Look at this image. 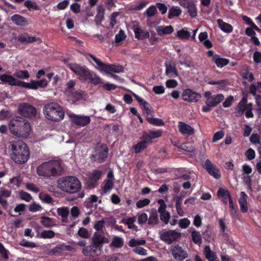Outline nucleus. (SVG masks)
<instances>
[{"label":"nucleus","mask_w":261,"mask_h":261,"mask_svg":"<svg viewBox=\"0 0 261 261\" xmlns=\"http://www.w3.org/2000/svg\"><path fill=\"white\" fill-rule=\"evenodd\" d=\"M9 129L12 134L22 138L28 137L31 132L29 122L19 116H16L10 121Z\"/></svg>","instance_id":"obj_3"},{"label":"nucleus","mask_w":261,"mask_h":261,"mask_svg":"<svg viewBox=\"0 0 261 261\" xmlns=\"http://www.w3.org/2000/svg\"><path fill=\"white\" fill-rule=\"evenodd\" d=\"M8 149L10 158L17 164H23L30 158L29 148L22 140H15L9 141Z\"/></svg>","instance_id":"obj_1"},{"label":"nucleus","mask_w":261,"mask_h":261,"mask_svg":"<svg viewBox=\"0 0 261 261\" xmlns=\"http://www.w3.org/2000/svg\"><path fill=\"white\" fill-rule=\"evenodd\" d=\"M102 172L100 170H96L92 173L89 177L90 184L96 183L101 177Z\"/></svg>","instance_id":"obj_37"},{"label":"nucleus","mask_w":261,"mask_h":261,"mask_svg":"<svg viewBox=\"0 0 261 261\" xmlns=\"http://www.w3.org/2000/svg\"><path fill=\"white\" fill-rule=\"evenodd\" d=\"M87 58L89 60H91L94 62L97 65L95 67L101 71H105L107 73H109L110 71L115 73H120L123 71V67L122 66L106 64L91 54H88L87 55Z\"/></svg>","instance_id":"obj_8"},{"label":"nucleus","mask_w":261,"mask_h":261,"mask_svg":"<svg viewBox=\"0 0 261 261\" xmlns=\"http://www.w3.org/2000/svg\"><path fill=\"white\" fill-rule=\"evenodd\" d=\"M21 83V87L28 89H37L38 87H39L37 81H32L30 83L22 81V83Z\"/></svg>","instance_id":"obj_43"},{"label":"nucleus","mask_w":261,"mask_h":261,"mask_svg":"<svg viewBox=\"0 0 261 261\" xmlns=\"http://www.w3.org/2000/svg\"><path fill=\"white\" fill-rule=\"evenodd\" d=\"M181 13V10L178 6H173L169 10L168 17L172 19L174 17L179 16Z\"/></svg>","instance_id":"obj_35"},{"label":"nucleus","mask_w":261,"mask_h":261,"mask_svg":"<svg viewBox=\"0 0 261 261\" xmlns=\"http://www.w3.org/2000/svg\"><path fill=\"white\" fill-rule=\"evenodd\" d=\"M11 20L16 25L23 27L28 24V21L27 19L19 14H14L11 17Z\"/></svg>","instance_id":"obj_26"},{"label":"nucleus","mask_w":261,"mask_h":261,"mask_svg":"<svg viewBox=\"0 0 261 261\" xmlns=\"http://www.w3.org/2000/svg\"><path fill=\"white\" fill-rule=\"evenodd\" d=\"M69 68L78 76L81 81H89L94 85L103 84L102 80L96 74H93L85 66H81L77 64L69 65Z\"/></svg>","instance_id":"obj_2"},{"label":"nucleus","mask_w":261,"mask_h":261,"mask_svg":"<svg viewBox=\"0 0 261 261\" xmlns=\"http://www.w3.org/2000/svg\"><path fill=\"white\" fill-rule=\"evenodd\" d=\"M43 111L46 118L54 122L61 121L65 116L61 107L56 102L47 103L43 107Z\"/></svg>","instance_id":"obj_6"},{"label":"nucleus","mask_w":261,"mask_h":261,"mask_svg":"<svg viewBox=\"0 0 261 261\" xmlns=\"http://www.w3.org/2000/svg\"><path fill=\"white\" fill-rule=\"evenodd\" d=\"M17 40L20 43H31L35 41L41 42V39L39 37L30 36L28 33L20 34L17 37Z\"/></svg>","instance_id":"obj_21"},{"label":"nucleus","mask_w":261,"mask_h":261,"mask_svg":"<svg viewBox=\"0 0 261 261\" xmlns=\"http://www.w3.org/2000/svg\"><path fill=\"white\" fill-rule=\"evenodd\" d=\"M180 5L188 9V12L189 15L192 18H195L197 15V11L196 5L191 2H180Z\"/></svg>","instance_id":"obj_24"},{"label":"nucleus","mask_w":261,"mask_h":261,"mask_svg":"<svg viewBox=\"0 0 261 261\" xmlns=\"http://www.w3.org/2000/svg\"><path fill=\"white\" fill-rule=\"evenodd\" d=\"M177 36L180 39H188L190 37V33L188 31L181 30L177 32Z\"/></svg>","instance_id":"obj_52"},{"label":"nucleus","mask_w":261,"mask_h":261,"mask_svg":"<svg viewBox=\"0 0 261 261\" xmlns=\"http://www.w3.org/2000/svg\"><path fill=\"white\" fill-rule=\"evenodd\" d=\"M178 126L179 132L182 135H192L194 133V129L185 122H179Z\"/></svg>","instance_id":"obj_25"},{"label":"nucleus","mask_w":261,"mask_h":261,"mask_svg":"<svg viewBox=\"0 0 261 261\" xmlns=\"http://www.w3.org/2000/svg\"><path fill=\"white\" fill-rule=\"evenodd\" d=\"M204 96L206 98L205 106L202 107V111L205 113L209 112L212 108L216 107L224 99L222 94L212 95L210 91H206L204 93Z\"/></svg>","instance_id":"obj_7"},{"label":"nucleus","mask_w":261,"mask_h":261,"mask_svg":"<svg viewBox=\"0 0 261 261\" xmlns=\"http://www.w3.org/2000/svg\"><path fill=\"white\" fill-rule=\"evenodd\" d=\"M203 254L208 261H215L217 258L216 253L211 249L209 245H206L204 247Z\"/></svg>","instance_id":"obj_29"},{"label":"nucleus","mask_w":261,"mask_h":261,"mask_svg":"<svg viewBox=\"0 0 261 261\" xmlns=\"http://www.w3.org/2000/svg\"><path fill=\"white\" fill-rule=\"evenodd\" d=\"M0 80L9 85L12 86H21L22 81H19L15 78V76L7 74H0Z\"/></svg>","instance_id":"obj_18"},{"label":"nucleus","mask_w":261,"mask_h":261,"mask_svg":"<svg viewBox=\"0 0 261 261\" xmlns=\"http://www.w3.org/2000/svg\"><path fill=\"white\" fill-rule=\"evenodd\" d=\"M147 146L144 142L140 141L136 144L133 145L132 149L135 152L139 153L142 152Z\"/></svg>","instance_id":"obj_39"},{"label":"nucleus","mask_w":261,"mask_h":261,"mask_svg":"<svg viewBox=\"0 0 261 261\" xmlns=\"http://www.w3.org/2000/svg\"><path fill=\"white\" fill-rule=\"evenodd\" d=\"M55 233L51 230H43L40 234V238L43 239H51L55 237Z\"/></svg>","instance_id":"obj_48"},{"label":"nucleus","mask_w":261,"mask_h":261,"mask_svg":"<svg viewBox=\"0 0 261 261\" xmlns=\"http://www.w3.org/2000/svg\"><path fill=\"white\" fill-rule=\"evenodd\" d=\"M182 99L189 102H196L201 98V95L190 89H187L183 91L182 93Z\"/></svg>","instance_id":"obj_12"},{"label":"nucleus","mask_w":261,"mask_h":261,"mask_svg":"<svg viewBox=\"0 0 261 261\" xmlns=\"http://www.w3.org/2000/svg\"><path fill=\"white\" fill-rule=\"evenodd\" d=\"M124 244V241L122 238L114 236L110 244V247H114L115 248H121Z\"/></svg>","instance_id":"obj_38"},{"label":"nucleus","mask_w":261,"mask_h":261,"mask_svg":"<svg viewBox=\"0 0 261 261\" xmlns=\"http://www.w3.org/2000/svg\"><path fill=\"white\" fill-rule=\"evenodd\" d=\"M40 222L41 224L46 228H50L56 225L55 220L52 218L42 216L41 218Z\"/></svg>","instance_id":"obj_32"},{"label":"nucleus","mask_w":261,"mask_h":261,"mask_svg":"<svg viewBox=\"0 0 261 261\" xmlns=\"http://www.w3.org/2000/svg\"><path fill=\"white\" fill-rule=\"evenodd\" d=\"M156 12V7L154 5L150 6L145 11V13L148 17L153 16Z\"/></svg>","instance_id":"obj_53"},{"label":"nucleus","mask_w":261,"mask_h":261,"mask_svg":"<svg viewBox=\"0 0 261 261\" xmlns=\"http://www.w3.org/2000/svg\"><path fill=\"white\" fill-rule=\"evenodd\" d=\"M150 200L148 198H145L143 200H140L136 203V206L139 208H143L149 204Z\"/></svg>","instance_id":"obj_55"},{"label":"nucleus","mask_w":261,"mask_h":261,"mask_svg":"<svg viewBox=\"0 0 261 261\" xmlns=\"http://www.w3.org/2000/svg\"><path fill=\"white\" fill-rule=\"evenodd\" d=\"M24 5L29 10H39L40 9L39 6L37 5L35 2H32L30 0L26 1Z\"/></svg>","instance_id":"obj_46"},{"label":"nucleus","mask_w":261,"mask_h":261,"mask_svg":"<svg viewBox=\"0 0 261 261\" xmlns=\"http://www.w3.org/2000/svg\"><path fill=\"white\" fill-rule=\"evenodd\" d=\"M213 61L219 68L223 67L224 66L227 65L229 62V60L228 59L221 58L218 54H215L213 59Z\"/></svg>","instance_id":"obj_27"},{"label":"nucleus","mask_w":261,"mask_h":261,"mask_svg":"<svg viewBox=\"0 0 261 261\" xmlns=\"http://www.w3.org/2000/svg\"><path fill=\"white\" fill-rule=\"evenodd\" d=\"M72 122L76 125L85 126L90 123L91 119L88 116H80L74 115L72 117Z\"/></svg>","instance_id":"obj_19"},{"label":"nucleus","mask_w":261,"mask_h":261,"mask_svg":"<svg viewBox=\"0 0 261 261\" xmlns=\"http://www.w3.org/2000/svg\"><path fill=\"white\" fill-rule=\"evenodd\" d=\"M156 32L160 36L164 35H169L171 34L173 31V28L171 25L166 27L158 26L156 29Z\"/></svg>","instance_id":"obj_31"},{"label":"nucleus","mask_w":261,"mask_h":261,"mask_svg":"<svg viewBox=\"0 0 261 261\" xmlns=\"http://www.w3.org/2000/svg\"><path fill=\"white\" fill-rule=\"evenodd\" d=\"M14 76L21 79H27L30 77V74L27 70H20L14 72Z\"/></svg>","instance_id":"obj_41"},{"label":"nucleus","mask_w":261,"mask_h":261,"mask_svg":"<svg viewBox=\"0 0 261 261\" xmlns=\"http://www.w3.org/2000/svg\"><path fill=\"white\" fill-rule=\"evenodd\" d=\"M202 235L206 241H210L211 237V228L210 225L206 226V229L202 232Z\"/></svg>","instance_id":"obj_61"},{"label":"nucleus","mask_w":261,"mask_h":261,"mask_svg":"<svg viewBox=\"0 0 261 261\" xmlns=\"http://www.w3.org/2000/svg\"><path fill=\"white\" fill-rule=\"evenodd\" d=\"M78 235L81 238L88 239L90 237V234L88 231L84 227H81L77 232Z\"/></svg>","instance_id":"obj_51"},{"label":"nucleus","mask_w":261,"mask_h":261,"mask_svg":"<svg viewBox=\"0 0 261 261\" xmlns=\"http://www.w3.org/2000/svg\"><path fill=\"white\" fill-rule=\"evenodd\" d=\"M147 215L145 213H143L139 216L138 222L140 225H143L147 221Z\"/></svg>","instance_id":"obj_62"},{"label":"nucleus","mask_w":261,"mask_h":261,"mask_svg":"<svg viewBox=\"0 0 261 261\" xmlns=\"http://www.w3.org/2000/svg\"><path fill=\"white\" fill-rule=\"evenodd\" d=\"M217 22L219 27L223 32L227 33H230L232 32L233 27L230 24L224 22L221 19H217Z\"/></svg>","instance_id":"obj_30"},{"label":"nucleus","mask_w":261,"mask_h":261,"mask_svg":"<svg viewBox=\"0 0 261 261\" xmlns=\"http://www.w3.org/2000/svg\"><path fill=\"white\" fill-rule=\"evenodd\" d=\"M217 195L219 198L222 199V202L225 204H227L228 201L229 202L230 198L232 199L229 191L222 188H220L218 189Z\"/></svg>","instance_id":"obj_23"},{"label":"nucleus","mask_w":261,"mask_h":261,"mask_svg":"<svg viewBox=\"0 0 261 261\" xmlns=\"http://www.w3.org/2000/svg\"><path fill=\"white\" fill-rule=\"evenodd\" d=\"M61 169L60 162L57 160H51L39 165L37 168V173L39 176L50 177L59 175Z\"/></svg>","instance_id":"obj_4"},{"label":"nucleus","mask_w":261,"mask_h":261,"mask_svg":"<svg viewBox=\"0 0 261 261\" xmlns=\"http://www.w3.org/2000/svg\"><path fill=\"white\" fill-rule=\"evenodd\" d=\"M102 250L91 244L84 247L82 249V253L85 256L94 257L99 256Z\"/></svg>","instance_id":"obj_13"},{"label":"nucleus","mask_w":261,"mask_h":261,"mask_svg":"<svg viewBox=\"0 0 261 261\" xmlns=\"http://www.w3.org/2000/svg\"><path fill=\"white\" fill-rule=\"evenodd\" d=\"M76 250V248L73 246L62 243L56 246L52 249L51 252L53 255L58 256L62 255L65 251L75 252Z\"/></svg>","instance_id":"obj_15"},{"label":"nucleus","mask_w":261,"mask_h":261,"mask_svg":"<svg viewBox=\"0 0 261 261\" xmlns=\"http://www.w3.org/2000/svg\"><path fill=\"white\" fill-rule=\"evenodd\" d=\"M146 241L144 240H137L135 239H131L128 243V245L131 247H137L140 245H145Z\"/></svg>","instance_id":"obj_45"},{"label":"nucleus","mask_w":261,"mask_h":261,"mask_svg":"<svg viewBox=\"0 0 261 261\" xmlns=\"http://www.w3.org/2000/svg\"><path fill=\"white\" fill-rule=\"evenodd\" d=\"M135 221L136 217H135L129 218L126 220V224L129 229H133L135 230H137V226L134 224Z\"/></svg>","instance_id":"obj_57"},{"label":"nucleus","mask_w":261,"mask_h":261,"mask_svg":"<svg viewBox=\"0 0 261 261\" xmlns=\"http://www.w3.org/2000/svg\"><path fill=\"white\" fill-rule=\"evenodd\" d=\"M208 173L216 179H219L221 177L220 171L215 166L213 165L210 160L207 159L203 166Z\"/></svg>","instance_id":"obj_17"},{"label":"nucleus","mask_w":261,"mask_h":261,"mask_svg":"<svg viewBox=\"0 0 261 261\" xmlns=\"http://www.w3.org/2000/svg\"><path fill=\"white\" fill-rule=\"evenodd\" d=\"M19 245L23 247H25L30 248H33L37 247L36 244L32 242H29L25 239H23L19 243Z\"/></svg>","instance_id":"obj_54"},{"label":"nucleus","mask_w":261,"mask_h":261,"mask_svg":"<svg viewBox=\"0 0 261 261\" xmlns=\"http://www.w3.org/2000/svg\"><path fill=\"white\" fill-rule=\"evenodd\" d=\"M58 187L63 191L70 194L79 192L82 189V184L75 176H68L59 178Z\"/></svg>","instance_id":"obj_5"},{"label":"nucleus","mask_w":261,"mask_h":261,"mask_svg":"<svg viewBox=\"0 0 261 261\" xmlns=\"http://www.w3.org/2000/svg\"><path fill=\"white\" fill-rule=\"evenodd\" d=\"M105 184L103 188V191L107 193L110 190L114 187V181L112 179H107L105 181Z\"/></svg>","instance_id":"obj_49"},{"label":"nucleus","mask_w":261,"mask_h":261,"mask_svg":"<svg viewBox=\"0 0 261 261\" xmlns=\"http://www.w3.org/2000/svg\"><path fill=\"white\" fill-rule=\"evenodd\" d=\"M192 241L195 244L200 245L202 242V238L199 231L194 230L191 232Z\"/></svg>","instance_id":"obj_34"},{"label":"nucleus","mask_w":261,"mask_h":261,"mask_svg":"<svg viewBox=\"0 0 261 261\" xmlns=\"http://www.w3.org/2000/svg\"><path fill=\"white\" fill-rule=\"evenodd\" d=\"M71 95L76 101L82 99L85 95V92L82 90L75 91L71 92Z\"/></svg>","instance_id":"obj_50"},{"label":"nucleus","mask_w":261,"mask_h":261,"mask_svg":"<svg viewBox=\"0 0 261 261\" xmlns=\"http://www.w3.org/2000/svg\"><path fill=\"white\" fill-rule=\"evenodd\" d=\"M174 200L175 201V207L177 214L180 216H183L184 212L181 207L182 198L181 197L176 196L174 198Z\"/></svg>","instance_id":"obj_36"},{"label":"nucleus","mask_w":261,"mask_h":261,"mask_svg":"<svg viewBox=\"0 0 261 261\" xmlns=\"http://www.w3.org/2000/svg\"><path fill=\"white\" fill-rule=\"evenodd\" d=\"M91 241L92 244L98 247L101 250H102L103 244L109 242L108 238L97 232H95L93 234L91 238Z\"/></svg>","instance_id":"obj_16"},{"label":"nucleus","mask_w":261,"mask_h":261,"mask_svg":"<svg viewBox=\"0 0 261 261\" xmlns=\"http://www.w3.org/2000/svg\"><path fill=\"white\" fill-rule=\"evenodd\" d=\"M181 237L180 232L176 231L175 230H165L160 233V239L169 245L175 241L178 238Z\"/></svg>","instance_id":"obj_10"},{"label":"nucleus","mask_w":261,"mask_h":261,"mask_svg":"<svg viewBox=\"0 0 261 261\" xmlns=\"http://www.w3.org/2000/svg\"><path fill=\"white\" fill-rule=\"evenodd\" d=\"M160 217L161 220L164 222L165 224H167L168 223L169 219L170 218V215L169 212H165L160 213Z\"/></svg>","instance_id":"obj_58"},{"label":"nucleus","mask_w":261,"mask_h":261,"mask_svg":"<svg viewBox=\"0 0 261 261\" xmlns=\"http://www.w3.org/2000/svg\"><path fill=\"white\" fill-rule=\"evenodd\" d=\"M109 148L105 144H102L99 148L95 150V154L92 155V159L99 163L103 162L108 157Z\"/></svg>","instance_id":"obj_11"},{"label":"nucleus","mask_w":261,"mask_h":261,"mask_svg":"<svg viewBox=\"0 0 261 261\" xmlns=\"http://www.w3.org/2000/svg\"><path fill=\"white\" fill-rule=\"evenodd\" d=\"M57 213L63 218L62 221L65 222L64 219H67L69 215V210L67 207H65L58 208Z\"/></svg>","instance_id":"obj_44"},{"label":"nucleus","mask_w":261,"mask_h":261,"mask_svg":"<svg viewBox=\"0 0 261 261\" xmlns=\"http://www.w3.org/2000/svg\"><path fill=\"white\" fill-rule=\"evenodd\" d=\"M126 38V35L123 31L121 30L119 33L115 36V41L116 43H119Z\"/></svg>","instance_id":"obj_60"},{"label":"nucleus","mask_w":261,"mask_h":261,"mask_svg":"<svg viewBox=\"0 0 261 261\" xmlns=\"http://www.w3.org/2000/svg\"><path fill=\"white\" fill-rule=\"evenodd\" d=\"M166 75L170 78H174L177 76L178 72L176 68V65L174 62L169 61L165 63Z\"/></svg>","instance_id":"obj_20"},{"label":"nucleus","mask_w":261,"mask_h":261,"mask_svg":"<svg viewBox=\"0 0 261 261\" xmlns=\"http://www.w3.org/2000/svg\"><path fill=\"white\" fill-rule=\"evenodd\" d=\"M147 121L151 124L155 126H164L165 125V122L164 121L159 118L147 117H146Z\"/></svg>","instance_id":"obj_40"},{"label":"nucleus","mask_w":261,"mask_h":261,"mask_svg":"<svg viewBox=\"0 0 261 261\" xmlns=\"http://www.w3.org/2000/svg\"><path fill=\"white\" fill-rule=\"evenodd\" d=\"M20 198L27 202H29L32 199V197L31 195L27 192L24 191H21L19 192Z\"/></svg>","instance_id":"obj_56"},{"label":"nucleus","mask_w":261,"mask_h":261,"mask_svg":"<svg viewBox=\"0 0 261 261\" xmlns=\"http://www.w3.org/2000/svg\"><path fill=\"white\" fill-rule=\"evenodd\" d=\"M133 96L136 98V100L139 102L140 105L142 106V109H143L144 110L147 109V108H151L150 104L147 101L139 96L136 94L134 93Z\"/></svg>","instance_id":"obj_42"},{"label":"nucleus","mask_w":261,"mask_h":261,"mask_svg":"<svg viewBox=\"0 0 261 261\" xmlns=\"http://www.w3.org/2000/svg\"><path fill=\"white\" fill-rule=\"evenodd\" d=\"M224 136V133L222 130L218 131L214 134L213 137V142H216L221 139Z\"/></svg>","instance_id":"obj_63"},{"label":"nucleus","mask_w":261,"mask_h":261,"mask_svg":"<svg viewBox=\"0 0 261 261\" xmlns=\"http://www.w3.org/2000/svg\"><path fill=\"white\" fill-rule=\"evenodd\" d=\"M141 139L143 140L142 141L144 142L147 146H148L149 144L152 143V139L150 136L149 133L144 132Z\"/></svg>","instance_id":"obj_59"},{"label":"nucleus","mask_w":261,"mask_h":261,"mask_svg":"<svg viewBox=\"0 0 261 261\" xmlns=\"http://www.w3.org/2000/svg\"><path fill=\"white\" fill-rule=\"evenodd\" d=\"M134 33L135 37L138 39L143 40L149 37V33L147 31H145L139 28L135 29Z\"/></svg>","instance_id":"obj_33"},{"label":"nucleus","mask_w":261,"mask_h":261,"mask_svg":"<svg viewBox=\"0 0 261 261\" xmlns=\"http://www.w3.org/2000/svg\"><path fill=\"white\" fill-rule=\"evenodd\" d=\"M174 258L179 260H183L188 257V253L178 244L172 246L171 250Z\"/></svg>","instance_id":"obj_14"},{"label":"nucleus","mask_w":261,"mask_h":261,"mask_svg":"<svg viewBox=\"0 0 261 261\" xmlns=\"http://www.w3.org/2000/svg\"><path fill=\"white\" fill-rule=\"evenodd\" d=\"M18 113L24 117L32 118L35 117L37 113L36 108L28 103H22L17 108Z\"/></svg>","instance_id":"obj_9"},{"label":"nucleus","mask_w":261,"mask_h":261,"mask_svg":"<svg viewBox=\"0 0 261 261\" xmlns=\"http://www.w3.org/2000/svg\"><path fill=\"white\" fill-rule=\"evenodd\" d=\"M159 220L158 215L156 210L152 211L150 213L149 218L147 220V224L149 226L153 227L158 224Z\"/></svg>","instance_id":"obj_28"},{"label":"nucleus","mask_w":261,"mask_h":261,"mask_svg":"<svg viewBox=\"0 0 261 261\" xmlns=\"http://www.w3.org/2000/svg\"><path fill=\"white\" fill-rule=\"evenodd\" d=\"M190 224V220L187 218L180 219L179 222V226L180 228L185 229Z\"/></svg>","instance_id":"obj_64"},{"label":"nucleus","mask_w":261,"mask_h":261,"mask_svg":"<svg viewBox=\"0 0 261 261\" xmlns=\"http://www.w3.org/2000/svg\"><path fill=\"white\" fill-rule=\"evenodd\" d=\"M248 197L245 192L240 193V196L239 199V203L240 210L242 213H246L248 211L247 199Z\"/></svg>","instance_id":"obj_22"},{"label":"nucleus","mask_w":261,"mask_h":261,"mask_svg":"<svg viewBox=\"0 0 261 261\" xmlns=\"http://www.w3.org/2000/svg\"><path fill=\"white\" fill-rule=\"evenodd\" d=\"M226 80H221L219 81H210L208 82L207 84L211 85H219L218 88L219 89H223V88L225 87L226 85Z\"/></svg>","instance_id":"obj_47"}]
</instances>
